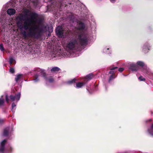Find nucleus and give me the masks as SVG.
I'll return each mask as SVG.
<instances>
[{
	"mask_svg": "<svg viewBox=\"0 0 153 153\" xmlns=\"http://www.w3.org/2000/svg\"><path fill=\"white\" fill-rule=\"evenodd\" d=\"M0 50L2 51H4V49L2 44H0Z\"/></svg>",
	"mask_w": 153,
	"mask_h": 153,
	"instance_id": "30",
	"label": "nucleus"
},
{
	"mask_svg": "<svg viewBox=\"0 0 153 153\" xmlns=\"http://www.w3.org/2000/svg\"><path fill=\"white\" fill-rule=\"evenodd\" d=\"M22 74H19L17 75L15 78L16 81V82H18L22 78Z\"/></svg>",
	"mask_w": 153,
	"mask_h": 153,
	"instance_id": "22",
	"label": "nucleus"
},
{
	"mask_svg": "<svg viewBox=\"0 0 153 153\" xmlns=\"http://www.w3.org/2000/svg\"><path fill=\"white\" fill-rule=\"evenodd\" d=\"M16 10L13 8L8 9L7 11V13L10 16L13 15L15 14Z\"/></svg>",
	"mask_w": 153,
	"mask_h": 153,
	"instance_id": "16",
	"label": "nucleus"
},
{
	"mask_svg": "<svg viewBox=\"0 0 153 153\" xmlns=\"http://www.w3.org/2000/svg\"><path fill=\"white\" fill-rule=\"evenodd\" d=\"M7 140H4L1 142L0 144V152L3 153L5 145Z\"/></svg>",
	"mask_w": 153,
	"mask_h": 153,
	"instance_id": "14",
	"label": "nucleus"
},
{
	"mask_svg": "<svg viewBox=\"0 0 153 153\" xmlns=\"http://www.w3.org/2000/svg\"><path fill=\"white\" fill-rule=\"evenodd\" d=\"M77 29L78 30L80 31H81L82 32H81L78 34L76 36L79 35L80 34H83V33H85L88 35H88L85 32V24L81 22H79L77 23Z\"/></svg>",
	"mask_w": 153,
	"mask_h": 153,
	"instance_id": "4",
	"label": "nucleus"
},
{
	"mask_svg": "<svg viewBox=\"0 0 153 153\" xmlns=\"http://www.w3.org/2000/svg\"><path fill=\"white\" fill-rule=\"evenodd\" d=\"M10 71L12 74L14 73L15 71L14 69L12 68H10Z\"/></svg>",
	"mask_w": 153,
	"mask_h": 153,
	"instance_id": "31",
	"label": "nucleus"
},
{
	"mask_svg": "<svg viewBox=\"0 0 153 153\" xmlns=\"http://www.w3.org/2000/svg\"><path fill=\"white\" fill-rule=\"evenodd\" d=\"M33 1V0H20V4L22 7H24L27 5L28 6L30 1L32 2Z\"/></svg>",
	"mask_w": 153,
	"mask_h": 153,
	"instance_id": "12",
	"label": "nucleus"
},
{
	"mask_svg": "<svg viewBox=\"0 0 153 153\" xmlns=\"http://www.w3.org/2000/svg\"><path fill=\"white\" fill-rule=\"evenodd\" d=\"M16 106V104L14 102H13L12 104V108L11 109V110L13 112H15V110L14 109V107H15Z\"/></svg>",
	"mask_w": 153,
	"mask_h": 153,
	"instance_id": "27",
	"label": "nucleus"
},
{
	"mask_svg": "<svg viewBox=\"0 0 153 153\" xmlns=\"http://www.w3.org/2000/svg\"><path fill=\"white\" fill-rule=\"evenodd\" d=\"M85 83L84 82H78L76 83V87L77 88H82L84 85Z\"/></svg>",
	"mask_w": 153,
	"mask_h": 153,
	"instance_id": "20",
	"label": "nucleus"
},
{
	"mask_svg": "<svg viewBox=\"0 0 153 153\" xmlns=\"http://www.w3.org/2000/svg\"><path fill=\"white\" fill-rule=\"evenodd\" d=\"M125 153V152H119V153Z\"/></svg>",
	"mask_w": 153,
	"mask_h": 153,
	"instance_id": "38",
	"label": "nucleus"
},
{
	"mask_svg": "<svg viewBox=\"0 0 153 153\" xmlns=\"http://www.w3.org/2000/svg\"><path fill=\"white\" fill-rule=\"evenodd\" d=\"M102 52L105 53L109 54L111 53L110 47L109 46L105 47L103 49Z\"/></svg>",
	"mask_w": 153,
	"mask_h": 153,
	"instance_id": "15",
	"label": "nucleus"
},
{
	"mask_svg": "<svg viewBox=\"0 0 153 153\" xmlns=\"http://www.w3.org/2000/svg\"><path fill=\"white\" fill-rule=\"evenodd\" d=\"M69 19H70V22H73L74 23V17L73 15H71V16H70Z\"/></svg>",
	"mask_w": 153,
	"mask_h": 153,
	"instance_id": "25",
	"label": "nucleus"
},
{
	"mask_svg": "<svg viewBox=\"0 0 153 153\" xmlns=\"http://www.w3.org/2000/svg\"><path fill=\"white\" fill-rule=\"evenodd\" d=\"M93 77V75L92 74H89L85 76V80H90L92 79Z\"/></svg>",
	"mask_w": 153,
	"mask_h": 153,
	"instance_id": "21",
	"label": "nucleus"
},
{
	"mask_svg": "<svg viewBox=\"0 0 153 153\" xmlns=\"http://www.w3.org/2000/svg\"><path fill=\"white\" fill-rule=\"evenodd\" d=\"M129 69L132 71H137L139 69L136 63H130L129 65Z\"/></svg>",
	"mask_w": 153,
	"mask_h": 153,
	"instance_id": "11",
	"label": "nucleus"
},
{
	"mask_svg": "<svg viewBox=\"0 0 153 153\" xmlns=\"http://www.w3.org/2000/svg\"><path fill=\"white\" fill-rule=\"evenodd\" d=\"M4 96L2 95L0 98V107L3 105L4 103Z\"/></svg>",
	"mask_w": 153,
	"mask_h": 153,
	"instance_id": "23",
	"label": "nucleus"
},
{
	"mask_svg": "<svg viewBox=\"0 0 153 153\" xmlns=\"http://www.w3.org/2000/svg\"><path fill=\"white\" fill-rule=\"evenodd\" d=\"M66 34L67 35H69V31L68 30H67V31L66 32Z\"/></svg>",
	"mask_w": 153,
	"mask_h": 153,
	"instance_id": "36",
	"label": "nucleus"
},
{
	"mask_svg": "<svg viewBox=\"0 0 153 153\" xmlns=\"http://www.w3.org/2000/svg\"><path fill=\"white\" fill-rule=\"evenodd\" d=\"M65 32L61 26H58L56 29V33L58 36L59 37H62L63 36L64 33Z\"/></svg>",
	"mask_w": 153,
	"mask_h": 153,
	"instance_id": "8",
	"label": "nucleus"
},
{
	"mask_svg": "<svg viewBox=\"0 0 153 153\" xmlns=\"http://www.w3.org/2000/svg\"><path fill=\"white\" fill-rule=\"evenodd\" d=\"M116 0H110L111 2L112 3H114L115 2Z\"/></svg>",
	"mask_w": 153,
	"mask_h": 153,
	"instance_id": "35",
	"label": "nucleus"
},
{
	"mask_svg": "<svg viewBox=\"0 0 153 153\" xmlns=\"http://www.w3.org/2000/svg\"><path fill=\"white\" fill-rule=\"evenodd\" d=\"M9 62L10 65H11L13 63L15 62V60L13 57H11L9 59Z\"/></svg>",
	"mask_w": 153,
	"mask_h": 153,
	"instance_id": "26",
	"label": "nucleus"
},
{
	"mask_svg": "<svg viewBox=\"0 0 153 153\" xmlns=\"http://www.w3.org/2000/svg\"><path fill=\"white\" fill-rule=\"evenodd\" d=\"M5 98L6 99V100L7 102L8 103L9 102V99H8V97L7 95H6L5 96Z\"/></svg>",
	"mask_w": 153,
	"mask_h": 153,
	"instance_id": "32",
	"label": "nucleus"
},
{
	"mask_svg": "<svg viewBox=\"0 0 153 153\" xmlns=\"http://www.w3.org/2000/svg\"><path fill=\"white\" fill-rule=\"evenodd\" d=\"M13 131V127H7L4 129L3 135L4 136L11 135Z\"/></svg>",
	"mask_w": 153,
	"mask_h": 153,
	"instance_id": "7",
	"label": "nucleus"
},
{
	"mask_svg": "<svg viewBox=\"0 0 153 153\" xmlns=\"http://www.w3.org/2000/svg\"><path fill=\"white\" fill-rule=\"evenodd\" d=\"M138 79L140 81H145L146 80V79L142 76H140V77H138Z\"/></svg>",
	"mask_w": 153,
	"mask_h": 153,
	"instance_id": "29",
	"label": "nucleus"
},
{
	"mask_svg": "<svg viewBox=\"0 0 153 153\" xmlns=\"http://www.w3.org/2000/svg\"><path fill=\"white\" fill-rule=\"evenodd\" d=\"M66 0H59V3L60 4L59 5H60V7L65 5V7L66 6H68V3L67 2V1H66Z\"/></svg>",
	"mask_w": 153,
	"mask_h": 153,
	"instance_id": "18",
	"label": "nucleus"
},
{
	"mask_svg": "<svg viewBox=\"0 0 153 153\" xmlns=\"http://www.w3.org/2000/svg\"><path fill=\"white\" fill-rule=\"evenodd\" d=\"M116 69H117V67H113L111 69V71L109 72V74H111V75L110 76L109 79L108 81L109 82H110L112 79L116 77V76L115 75L114 71V70Z\"/></svg>",
	"mask_w": 153,
	"mask_h": 153,
	"instance_id": "10",
	"label": "nucleus"
},
{
	"mask_svg": "<svg viewBox=\"0 0 153 153\" xmlns=\"http://www.w3.org/2000/svg\"><path fill=\"white\" fill-rule=\"evenodd\" d=\"M4 122V120L3 119L0 118V124Z\"/></svg>",
	"mask_w": 153,
	"mask_h": 153,
	"instance_id": "34",
	"label": "nucleus"
},
{
	"mask_svg": "<svg viewBox=\"0 0 153 153\" xmlns=\"http://www.w3.org/2000/svg\"><path fill=\"white\" fill-rule=\"evenodd\" d=\"M150 46L148 42L145 43L143 47V51L145 53L148 52L150 49Z\"/></svg>",
	"mask_w": 153,
	"mask_h": 153,
	"instance_id": "13",
	"label": "nucleus"
},
{
	"mask_svg": "<svg viewBox=\"0 0 153 153\" xmlns=\"http://www.w3.org/2000/svg\"><path fill=\"white\" fill-rule=\"evenodd\" d=\"M87 89V90L90 93H91L90 92V91H89V89H88V88H86Z\"/></svg>",
	"mask_w": 153,
	"mask_h": 153,
	"instance_id": "37",
	"label": "nucleus"
},
{
	"mask_svg": "<svg viewBox=\"0 0 153 153\" xmlns=\"http://www.w3.org/2000/svg\"><path fill=\"white\" fill-rule=\"evenodd\" d=\"M137 66L142 68V71L145 74H147L149 72V69L144 63L142 61H138L136 62Z\"/></svg>",
	"mask_w": 153,
	"mask_h": 153,
	"instance_id": "6",
	"label": "nucleus"
},
{
	"mask_svg": "<svg viewBox=\"0 0 153 153\" xmlns=\"http://www.w3.org/2000/svg\"><path fill=\"white\" fill-rule=\"evenodd\" d=\"M124 70V69L123 68H120L118 69V71L120 72L123 71Z\"/></svg>",
	"mask_w": 153,
	"mask_h": 153,
	"instance_id": "33",
	"label": "nucleus"
},
{
	"mask_svg": "<svg viewBox=\"0 0 153 153\" xmlns=\"http://www.w3.org/2000/svg\"><path fill=\"white\" fill-rule=\"evenodd\" d=\"M36 74L35 75L33 80L34 82H38L39 80L40 76L43 77L45 79L47 83H52L54 81V79L51 76L46 77V73L45 70L38 68L36 69Z\"/></svg>",
	"mask_w": 153,
	"mask_h": 153,
	"instance_id": "3",
	"label": "nucleus"
},
{
	"mask_svg": "<svg viewBox=\"0 0 153 153\" xmlns=\"http://www.w3.org/2000/svg\"><path fill=\"white\" fill-rule=\"evenodd\" d=\"M20 96L21 93L20 92H19L14 96L12 95H10V100L12 102L15 101L16 102H17L20 100Z\"/></svg>",
	"mask_w": 153,
	"mask_h": 153,
	"instance_id": "9",
	"label": "nucleus"
},
{
	"mask_svg": "<svg viewBox=\"0 0 153 153\" xmlns=\"http://www.w3.org/2000/svg\"><path fill=\"white\" fill-rule=\"evenodd\" d=\"M76 80V79H74L71 80H70L68 81L67 83L68 84H71L74 82Z\"/></svg>",
	"mask_w": 153,
	"mask_h": 153,
	"instance_id": "28",
	"label": "nucleus"
},
{
	"mask_svg": "<svg viewBox=\"0 0 153 153\" xmlns=\"http://www.w3.org/2000/svg\"><path fill=\"white\" fill-rule=\"evenodd\" d=\"M11 3L9 2L4 5L2 9V11L0 14V20L1 21L5 17L6 13V11L7 8L10 6H11Z\"/></svg>",
	"mask_w": 153,
	"mask_h": 153,
	"instance_id": "5",
	"label": "nucleus"
},
{
	"mask_svg": "<svg viewBox=\"0 0 153 153\" xmlns=\"http://www.w3.org/2000/svg\"><path fill=\"white\" fill-rule=\"evenodd\" d=\"M88 42V35L83 33L76 36L75 38L71 39L67 43L65 50L62 54L65 57L74 56L73 53L79 50L82 46L87 45Z\"/></svg>",
	"mask_w": 153,
	"mask_h": 153,
	"instance_id": "2",
	"label": "nucleus"
},
{
	"mask_svg": "<svg viewBox=\"0 0 153 153\" xmlns=\"http://www.w3.org/2000/svg\"><path fill=\"white\" fill-rule=\"evenodd\" d=\"M51 0H48V1H51Z\"/></svg>",
	"mask_w": 153,
	"mask_h": 153,
	"instance_id": "39",
	"label": "nucleus"
},
{
	"mask_svg": "<svg viewBox=\"0 0 153 153\" xmlns=\"http://www.w3.org/2000/svg\"><path fill=\"white\" fill-rule=\"evenodd\" d=\"M13 151V148L11 146H10L8 148L6 149L7 152L8 153H11Z\"/></svg>",
	"mask_w": 153,
	"mask_h": 153,
	"instance_id": "24",
	"label": "nucleus"
},
{
	"mask_svg": "<svg viewBox=\"0 0 153 153\" xmlns=\"http://www.w3.org/2000/svg\"><path fill=\"white\" fill-rule=\"evenodd\" d=\"M147 131L153 137V123L148 128Z\"/></svg>",
	"mask_w": 153,
	"mask_h": 153,
	"instance_id": "17",
	"label": "nucleus"
},
{
	"mask_svg": "<svg viewBox=\"0 0 153 153\" xmlns=\"http://www.w3.org/2000/svg\"><path fill=\"white\" fill-rule=\"evenodd\" d=\"M61 70L60 68L58 67H53L51 69V71L52 73H56Z\"/></svg>",
	"mask_w": 153,
	"mask_h": 153,
	"instance_id": "19",
	"label": "nucleus"
},
{
	"mask_svg": "<svg viewBox=\"0 0 153 153\" xmlns=\"http://www.w3.org/2000/svg\"><path fill=\"white\" fill-rule=\"evenodd\" d=\"M24 12V14L20 13L16 18L17 25L23 37L25 39L39 38L46 31V26L42 24H35L37 20V14L32 13L29 17L27 14L29 10L25 9Z\"/></svg>",
	"mask_w": 153,
	"mask_h": 153,
	"instance_id": "1",
	"label": "nucleus"
}]
</instances>
